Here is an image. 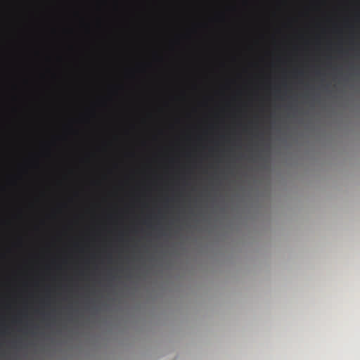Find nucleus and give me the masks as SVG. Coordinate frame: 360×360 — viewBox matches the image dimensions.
Wrapping results in <instances>:
<instances>
[{"instance_id":"nucleus-1","label":"nucleus","mask_w":360,"mask_h":360,"mask_svg":"<svg viewBox=\"0 0 360 360\" xmlns=\"http://www.w3.org/2000/svg\"><path fill=\"white\" fill-rule=\"evenodd\" d=\"M89 274L90 272L87 269H79L75 272V277L77 279H84Z\"/></svg>"},{"instance_id":"nucleus-2","label":"nucleus","mask_w":360,"mask_h":360,"mask_svg":"<svg viewBox=\"0 0 360 360\" xmlns=\"http://www.w3.org/2000/svg\"><path fill=\"white\" fill-rule=\"evenodd\" d=\"M50 277H51V279H53H53H55V277H54L53 276H51Z\"/></svg>"},{"instance_id":"nucleus-3","label":"nucleus","mask_w":360,"mask_h":360,"mask_svg":"<svg viewBox=\"0 0 360 360\" xmlns=\"http://www.w3.org/2000/svg\"><path fill=\"white\" fill-rule=\"evenodd\" d=\"M91 292H92V293H94L95 292H94V291H92Z\"/></svg>"}]
</instances>
